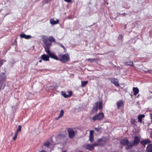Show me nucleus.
<instances>
[{
  "label": "nucleus",
  "instance_id": "16",
  "mask_svg": "<svg viewBox=\"0 0 152 152\" xmlns=\"http://www.w3.org/2000/svg\"><path fill=\"white\" fill-rule=\"evenodd\" d=\"M111 82L114 84L116 86H119V83L117 80L115 79H111Z\"/></svg>",
  "mask_w": 152,
  "mask_h": 152
},
{
  "label": "nucleus",
  "instance_id": "37",
  "mask_svg": "<svg viewBox=\"0 0 152 152\" xmlns=\"http://www.w3.org/2000/svg\"><path fill=\"white\" fill-rule=\"evenodd\" d=\"M150 119L152 120L151 121L152 122V114H150Z\"/></svg>",
  "mask_w": 152,
  "mask_h": 152
},
{
  "label": "nucleus",
  "instance_id": "10",
  "mask_svg": "<svg viewBox=\"0 0 152 152\" xmlns=\"http://www.w3.org/2000/svg\"><path fill=\"white\" fill-rule=\"evenodd\" d=\"M94 131L93 130L90 131L89 140L91 142L94 141Z\"/></svg>",
  "mask_w": 152,
  "mask_h": 152
},
{
  "label": "nucleus",
  "instance_id": "18",
  "mask_svg": "<svg viewBox=\"0 0 152 152\" xmlns=\"http://www.w3.org/2000/svg\"><path fill=\"white\" fill-rule=\"evenodd\" d=\"M147 152H152V144H149L147 147Z\"/></svg>",
  "mask_w": 152,
  "mask_h": 152
},
{
  "label": "nucleus",
  "instance_id": "9",
  "mask_svg": "<svg viewBox=\"0 0 152 152\" xmlns=\"http://www.w3.org/2000/svg\"><path fill=\"white\" fill-rule=\"evenodd\" d=\"M129 142L127 138L126 137H124L120 141V143L121 144L123 145H126V146L128 144Z\"/></svg>",
  "mask_w": 152,
  "mask_h": 152
},
{
  "label": "nucleus",
  "instance_id": "22",
  "mask_svg": "<svg viewBox=\"0 0 152 152\" xmlns=\"http://www.w3.org/2000/svg\"><path fill=\"white\" fill-rule=\"evenodd\" d=\"M99 145H101L104 144L105 143V141L102 139H99L98 140Z\"/></svg>",
  "mask_w": 152,
  "mask_h": 152
},
{
  "label": "nucleus",
  "instance_id": "32",
  "mask_svg": "<svg viewBox=\"0 0 152 152\" xmlns=\"http://www.w3.org/2000/svg\"><path fill=\"white\" fill-rule=\"evenodd\" d=\"M21 126H20V125L19 126H18V129L16 133H17V134H18V132L21 131Z\"/></svg>",
  "mask_w": 152,
  "mask_h": 152
},
{
  "label": "nucleus",
  "instance_id": "6",
  "mask_svg": "<svg viewBox=\"0 0 152 152\" xmlns=\"http://www.w3.org/2000/svg\"><path fill=\"white\" fill-rule=\"evenodd\" d=\"M42 42L45 44L46 47H50L52 45V43L49 39L46 36H44L42 37Z\"/></svg>",
  "mask_w": 152,
  "mask_h": 152
},
{
  "label": "nucleus",
  "instance_id": "42",
  "mask_svg": "<svg viewBox=\"0 0 152 152\" xmlns=\"http://www.w3.org/2000/svg\"><path fill=\"white\" fill-rule=\"evenodd\" d=\"M58 118H58V117L57 118H56V119L57 120V119H58Z\"/></svg>",
  "mask_w": 152,
  "mask_h": 152
},
{
  "label": "nucleus",
  "instance_id": "40",
  "mask_svg": "<svg viewBox=\"0 0 152 152\" xmlns=\"http://www.w3.org/2000/svg\"><path fill=\"white\" fill-rule=\"evenodd\" d=\"M40 152H45V151L44 150L42 151H41Z\"/></svg>",
  "mask_w": 152,
  "mask_h": 152
},
{
  "label": "nucleus",
  "instance_id": "26",
  "mask_svg": "<svg viewBox=\"0 0 152 152\" xmlns=\"http://www.w3.org/2000/svg\"><path fill=\"white\" fill-rule=\"evenodd\" d=\"M49 40L51 42V41L55 42V39L53 36H50L49 37Z\"/></svg>",
  "mask_w": 152,
  "mask_h": 152
},
{
  "label": "nucleus",
  "instance_id": "35",
  "mask_svg": "<svg viewBox=\"0 0 152 152\" xmlns=\"http://www.w3.org/2000/svg\"><path fill=\"white\" fill-rule=\"evenodd\" d=\"M95 129L96 131H98L100 130L99 129V128H95Z\"/></svg>",
  "mask_w": 152,
  "mask_h": 152
},
{
  "label": "nucleus",
  "instance_id": "4",
  "mask_svg": "<svg viewBox=\"0 0 152 152\" xmlns=\"http://www.w3.org/2000/svg\"><path fill=\"white\" fill-rule=\"evenodd\" d=\"M49 47H45V51L48 54L50 58H53L55 60H58V56H56L54 53H51L49 48Z\"/></svg>",
  "mask_w": 152,
  "mask_h": 152
},
{
  "label": "nucleus",
  "instance_id": "20",
  "mask_svg": "<svg viewBox=\"0 0 152 152\" xmlns=\"http://www.w3.org/2000/svg\"><path fill=\"white\" fill-rule=\"evenodd\" d=\"M133 92L134 95H136L139 93L138 89L137 88H134L133 89Z\"/></svg>",
  "mask_w": 152,
  "mask_h": 152
},
{
  "label": "nucleus",
  "instance_id": "21",
  "mask_svg": "<svg viewBox=\"0 0 152 152\" xmlns=\"http://www.w3.org/2000/svg\"><path fill=\"white\" fill-rule=\"evenodd\" d=\"M124 64L126 65H129L131 66H133V63L132 61H126L124 63Z\"/></svg>",
  "mask_w": 152,
  "mask_h": 152
},
{
  "label": "nucleus",
  "instance_id": "23",
  "mask_svg": "<svg viewBox=\"0 0 152 152\" xmlns=\"http://www.w3.org/2000/svg\"><path fill=\"white\" fill-rule=\"evenodd\" d=\"M69 93L70 94V95H66V93L64 92H61V94L65 98H68L71 95V94L72 93V92H69Z\"/></svg>",
  "mask_w": 152,
  "mask_h": 152
},
{
  "label": "nucleus",
  "instance_id": "30",
  "mask_svg": "<svg viewBox=\"0 0 152 152\" xmlns=\"http://www.w3.org/2000/svg\"><path fill=\"white\" fill-rule=\"evenodd\" d=\"M136 121V120L134 119H131V123L132 124H135Z\"/></svg>",
  "mask_w": 152,
  "mask_h": 152
},
{
  "label": "nucleus",
  "instance_id": "27",
  "mask_svg": "<svg viewBox=\"0 0 152 152\" xmlns=\"http://www.w3.org/2000/svg\"><path fill=\"white\" fill-rule=\"evenodd\" d=\"M86 60L88 61H90L91 62H93L96 60L95 58H88Z\"/></svg>",
  "mask_w": 152,
  "mask_h": 152
},
{
  "label": "nucleus",
  "instance_id": "14",
  "mask_svg": "<svg viewBox=\"0 0 152 152\" xmlns=\"http://www.w3.org/2000/svg\"><path fill=\"white\" fill-rule=\"evenodd\" d=\"M59 20L58 19L57 20H55L53 18L51 19L50 20V23L52 25H54L58 23H59Z\"/></svg>",
  "mask_w": 152,
  "mask_h": 152
},
{
  "label": "nucleus",
  "instance_id": "15",
  "mask_svg": "<svg viewBox=\"0 0 152 152\" xmlns=\"http://www.w3.org/2000/svg\"><path fill=\"white\" fill-rule=\"evenodd\" d=\"M150 140L148 139H147L144 140L142 141L141 142V143L143 145L145 146V145H146L150 143Z\"/></svg>",
  "mask_w": 152,
  "mask_h": 152
},
{
  "label": "nucleus",
  "instance_id": "39",
  "mask_svg": "<svg viewBox=\"0 0 152 152\" xmlns=\"http://www.w3.org/2000/svg\"><path fill=\"white\" fill-rule=\"evenodd\" d=\"M42 61V60L41 59H40L39 61V62H41Z\"/></svg>",
  "mask_w": 152,
  "mask_h": 152
},
{
  "label": "nucleus",
  "instance_id": "17",
  "mask_svg": "<svg viewBox=\"0 0 152 152\" xmlns=\"http://www.w3.org/2000/svg\"><path fill=\"white\" fill-rule=\"evenodd\" d=\"M49 57L47 55L43 54L41 56V58L43 60L45 61H47L49 60Z\"/></svg>",
  "mask_w": 152,
  "mask_h": 152
},
{
  "label": "nucleus",
  "instance_id": "5",
  "mask_svg": "<svg viewBox=\"0 0 152 152\" xmlns=\"http://www.w3.org/2000/svg\"><path fill=\"white\" fill-rule=\"evenodd\" d=\"M104 117L103 113L102 112H100L99 113L96 114L92 118V120L95 121L96 120L100 121Z\"/></svg>",
  "mask_w": 152,
  "mask_h": 152
},
{
  "label": "nucleus",
  "instance_id": "1",
  "mask_svg": "<svg viewBox=\"0 0 152 152\" xmlns=\"http://www.w3.org/2000/svg\"><path fill=\"white\" fill-rule=\"evenodd\" d=\"M140 138L137 136L135 137L133 142H130L126 146L125 148L126 149H129L131 148L133 146L137 145L139 143Z\"/></svg>",
  "mask_w": 152,
  "mask_h": 152
},
{
  "label": "nucleus",
  "instance_id": "34",
  "mask_svg": "<svg viewBox=\"0 0 152 152\" xmlns=\"http://www.w3.org/2000/svg\"><path fill=\"white\" fill-rule=\"evenodd\" d=\"M64 1L68 3H70L71 2L72 0H64Z\"/></svg>",
  "mask_w": 152,
  "mask_h": 152
},
{
  "label": "nucleus",
  "instance_id": "33",
  "mask_svg": "<svg viewBox=\"0 0 152 152\" xmlns=\"http://www.w3.org/2000/svg\"><path fill=\"white\" fill-rule=\"evenodd\" d=\"M17 134H18L17 133H15V135L13 138V140H15L16 139V138H17Z\"/></svg>",
  "mask_w": 152,
  "mask_h": 152
},
{
  "label": "nucleus",
  "instance_id": "29",
  "mask_svg": "<svg viewBox=\"0 0 152 152\" xmlns=\"http://www.w3.org/2000/svg\"><path fill=\"white\" fill-rule=\"evenodd\" d=\"M44 145L47 147H48L50 145V142L48 141H47L44 143Z\"/></svg>",
  "mask_w": 152,
  "mask_h": 152
},
{
  "label": "nucleus",
  "instance_id": "31",
  "mask_svg": "<svg viewBox=\"0 0 152 152\" xmlns=\"http://www.w3.org/2000/svg\"><path fill=\"white\" fill-rule=\"evenodd\" d=\"M91 145H92L93 146V148H94V147L95 146H96L99 145L98 143V141L97 142H95L93 144H91Z\"/></svg>",
  "mask_w": 152,
  "mask_h": 152
},
{
  "label": "nucleus",
  "instance_id": "24",
  "mask_svg": "<svg viewBox=\"0 0 152 152\" xmlns=\"http://www.w3.org/2000/svg\"><path fill=\"white\" fill-rule=\"evenodd\" d=\"M81 86L82 87H83L86 86V85L88 83V81H82Z\"/></svg>",
  "mask_w": 152,
  "mask_h": 152
},
{
  "label": "nucleus",
  "instance_id": "7",
  "mask_svg": "<svg viewBox=\"0 0 152 152\" xmlns=\"http://www.w3.org/2000/svg\"><path fill=\"white\" fill-rule=\"evenodd\" d=\"M69 137L70 138H73L75 136V132L72 129L69 128L68 129Z\"/></svg>",
  "mask_w": 152,
  "mask_h": 152
},
{
  "label": "nucleus",
  "instance_id": "11",
  "mask_svg": "<svg viewBox=\"0 0 152 152\" xmlns=\"http://www.w3.org/2000/svg\"><path fill=\"white\" fill-rule=\"evenodd\" d=\"M116 104L117 108L118 109H120L124 105V103L122 100H120L116 102Z\"/></svg>",
  "mask_w": 152,
  "mask_h": 152
},
{
  "label": "nucleus",
  "instance_id": "41",
  "mask_svg": "<svg viewBox=\"0 0 152 152\" xmlns=\"http://www.w3.org/2000/svg\"><path fill=\"white\" fill-rule=\"evenodd\" d=\"M150 92L152 94V91H150Z\"/></svg>",
  "mask_w": 152,
  "mask_h": 152
},
{
  "label": "nucleus",
  "instance_id": "2",
  "mask_svg": "<svg viewBox=\"0 0 152 152\" xmlns=\"http://www.w3.org/2000/svg\"><path fill=\"white\" fill-rule=\"evenodd\" d=\"M58 60H59L63 63H65L69 60V56L67 54L64 55L60 54L58 55Z\"/></svg>",
  "mask_w": 152,
  "mask_h": 152
},
{
  "label": "nucleus",
  "instance_id": "43",
  "mask_svg": "<svg viewBox=\"0 0 152 152\" xmlns=\"http://www.w3.org/2000/svg\"><path fill=\"white\" fill-rule=\"evenodd\" d=\"M122 14V15H125V14Z\"/></svg>",
  "mask_w": 152,
  "mask_h": 152
},
{
  "label": "nucleus",
  "instance_id": "44",
  "mask_svg": "<svg viewBox=\"0 0 152 152\" xmlns=\"http://www.w3.org/2000/svg\"><path fill=\"white\" fill-rule=\"evenodd\" d=\"M63 152H66L65 151H63Z\"/></svg>",
  "mask_w": 152,
  "mask_h": 152
},
{
  "label": "nucleus",
  "instance_id": "36",
  "mask_svg": "<svg viewBox=\"0 0 152 152\" xmlns=\"http://www.w3.org/2000/svg\"><path fill=\"white\" fill-rule=\"evenodd\" d=\"M60 45L64 49V50L65 49V47L63 46L61 44H60Z\"/></svg>",
  "mask_w": 152,
  "mask_h": 152
},
{
  "label": "nucleus",
  "instance_id": "12",
  "mask_svg": "<svg viewBox=\"0 0 152 152\" xmlns=\"http://www.w3.org/2000/svg\"><path fill=\"white\" fill-rule=\"evenodd\" d=\"M21 38H24L26 39H28L31 38L32 37L29 35H26L25 34H22L20 35Z\"/></svg>",
  "mask_w": 152,
  "mask_h": 152
},
{
  "label": "nucleus",
  "instance_id": "8",
  "mask_svg": "<svg viewBox=\"0 0 152 152\" xmlns=\"http://www.w3.org/2000/svg\"><path fill=\"white\" fill-rule=\"evenodd\" d=\"M5 79L6 77L4 76L3 77H0V90L3 89L5 86V85L3 83V82Z\"/></svg>",
  "mask_w": 152,
  "mask_h": 152
},
{
  "label": "nucleus",
  "instance_id": "28",
  "mask_svg": "<svg viewBox=\"0 0 152 152\" xmlns=\"http://www.w3.org/2000/svg\"><path fill=\"white\" fill-rule=\"evenodd\" d=\"M5 62V60H1L0 59V67L2 65L3 63Z\"/></svg>",
  "mask_w": 152,
  "mask_h": 152
},
{
  "label": "nucleus",
  "instance_id": "13",
  "mask_svg": "<svg viewBox=\"0 0 152 152\" xmlns=\"http://www.w3.org/2000/svg\"><path fill=\"white\" fill-rule=\"evenodd\" d=\"M86 148L90 151L92 150L94 148L93 146L91 144H87L84 146Z\"/></svg>",
  "mask_w": 152,
  "mask_h": 152
},
{
  "label": "nucleus",
  "instance_id": "3",
  "mask_svg": "<svg viewBox=\"0 0 152 152\" xmlns=\"http://www.w3.org/2000/svg\"><path fill=\"white\" fill-rule=\"evenodd\" d=\"M102 100H100L99 102H97L95 106L93 107L92 112L93 113H96L97 112L98 108L99 110H101L102 108Z\"/></svg>",
  "mask_w": 152,
  "mask_h": 152
},
{
  "label": "nucleus",
  "instance_id": "38",
  "mask_svg": "<svg viewBox=\"0 0 152 152\" xmlns=\"http://www.w3.org/2000/svg\"><path fill=\"white\" fill-rule=\"evenodd\" d=\"M148 73H150L151 72V70H149L147 71Z\"/></svg>",
  "mask_w": 152,
  "mask_h": 152
},
{
  "label": "nucleus",
  "instance_id": "19",
  "mask_svg": "<svg viewBox=\"0 0 152 152\" xmlns=\"http://www.w3.org/2000/svg\"><path fill=\"white\" fill-rule=\"evenodd\" d=\"M145 115L144 114L140 115L138 116V122L140 123H142V118H144Z\"/></svg>",
  "mask_w": 152,
  "mask_h": 152
},
{
  "label": "nucleus",
  "instance_id": "25",
  "mask_svg": "<svg viewBox=\"0 0 152 152\" xmlns=\"http://www.w3.org/2000/svg\"><path fill=\"white\" fill-rule=\"evenodd\" d=\"M64 114V111L63 110H61L60 112V114L59 116L58 117V118H59L62 117Z\"/></svg>",
  "mask_w": 152,
  "mask_h": 152
}]
</instances>
